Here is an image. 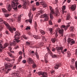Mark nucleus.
<instances>
[{"label": "nucleus", "mask_w": 77, "mask_h": 77, "mask_svg": "<svg viewBox=\"0 0 77 77\" xmlns=\"http://www.w3.org/2000/svg\"><path fill=\"white\" fill-rule=\"evenodd\" d=\"M6 71H7L6 72V74H8V72L10 71H11V69H9V68H12V65L10 63H8L7 64H6L5 65Z\"/></svg>", "instance_id": "20e7f679"}, {"label": "nucleus", "mask_w": 77, "mask_h": 77, "mask_svg": "<svg viewBox=\"0 0 77 77\" xmlns=\"http://www.w3.org/2000/svg\"><path fill=\"white\" fill-rule=\"evenodd\" d=\"M12 75H14V76H17V75H18L19 74L17 72H13Z\"/></svg>", "instance_id": "bb28decb"}, {"label": "nucleus", "mask_w": 77, "mask_h": 77, "mask_svg": "<svg viewBox=\"0 0 77 77\" xmlns=\"http://www.w3.org/2000/svg\"><path fill=\"white\" fill-rule=\"evenodd\" d=\"M74 35L73 34H70V36H71V37H72V36H74Z\"/></svg>", "instance_id": "bf43d9fd"}, {"label": "nucleus", "mask_w": 77, "mask_h": 77, "mask_svg": "<svg viewBox=\"0 0 77 77\" xmlns=\"http://www.w3.org/2000/svg\"><path fill=\"white\" fill-rule=\"evenodd\" d=\"M42 39L43 41L45 42H47V39H45V38L44 36L42 37Z\"/></svg>", "instance_id": "2f4dec72"}, {"label": "nucleus", "mask_w": 77, "mask_h": 77, "mask_svg": "<svg viewBox=\"0 0 77 77\" xmlns=\"http://www.w3.org/2000/svg\"><path fill=\"white\" fill-rule=\"evenodd\" d=\"M57 38H52L51 39V41L52 42H53V43H54V42H56V41H57Z\"/></svg>", "instance_id": "393cba45"}, {"label": "nucleus", "mask_w": 77, "mask_h": 77, "mask_svg": "<svg viewBox=\"0 0 77 77\" xmlns=\"http://www.w3.org/2000/svg\"><path fill=\"white\" fill-rule=\"evenodd\" d=\"M32 10L33 11H35L36 10V8L35 7H33L32 8Z\"/></svg>", "instance_id": "09e8293b"}, {"label": "nucleus", "mask_w": 77, "mask_h": 77, "mask_svg": "<svg viewBox=\"0 0 77 77\" xmlns=\"http://www.w3.org/2000/svg\"><path fill=\"white\" fill-rule=\"evenodd\" d=\"M72 63V64H74V62H75V60H74V59H72L71 60Z\"/></svg>", "instance_id": "a19ab883"}, {"label": "nucleus", "mask_w": 77, "mask_h": 77, "mask_svg": "<svg viewBox=\"0 0 77 77\" xmlns=\"http://www.w3.org/2000/svg\"><path fill=\"white\" fill-rule=\"evenodd\" d=\"M70 67L72 70H74V69H75V67L74 66L71 65L70 66Z\"/></svg>", "instance_id": "c756f323"}, {"label": "nucleus", "mask_w": 77, "mask_h": 77, "mask_svg": "<svg viewBox=\"0 0 77 77\" xmlns=\"http://www.w3.org/2000/svg\"><path fill=\"white\" fill-rule=\"evenodd\" d=\"M3 42V41L0 40V47L1 48H2L3 47V46L2 45V43Z\"/></svg>", "instance_id": "4c0bfd02"}, {"label": "nucleus", "mask_w": 77, "mask_h": 77, "mask_svg": "<svg viewBox=\"0 0 77 77\" xmlns=\"http://www.w3.org/2000/svg\"><path fill=\"white\" fill-rule=\"evenodd\" d=\"M43 44H44L42 43H41L39 45V46L40 47H42L43 46Z\"/></svg>", "instance_id": "37998d69"}, {"label": "nucleus", "mask_w": 77, "mask_h": 77, "mask_svg": "<svg viewBox=\"0 0 77 77\" xmlns=\"http://www.w3.org/2000/svg\"><path fill=\"white\" fill-rule=\"evenodd\" d=\"M47 54H48L47 53L45 56V62L46 63H47L48 62V60L47 59Z\"/></svg>", "instance_id": "4be33fe9"}, {"label": "nucleus", "mask_w": 77, "mask_h": 77, "mask_svg": "<svg viewBox=\"0 0 77 77\" xmlns=\"http://www.w3.org/2000/svg\"><path fill=\"white\" fill-rule=\"evenodd\" d=\"M8 45H9V44H8V43H6L4 45L3 47V46H2V49H5V48H6V47H7L8 46Z\"/></svg>", "instance_id": "b1692460"}, {"label": "nucleus", "mask_w": 77, "mask_h": 77, "mask_svg": "<svg viewBox=\"0 0 77 77\" xmlns=\"http://www.w3.org/2000/svg\"><path fill=\"white\" fill-rule=\"evenodd\" d=\"M6 27L8 29L9 31L11 32V33H13L14 31H16V28L14 27L13 26H11V27L9 25V24H7V25H6Z\"/></svg>", "instance_id": "0eeeda50"}, {"label": "nucleus", "mask_w": 77, "mask_h": 77, "mask_svg": "<svg viewBox=\"0 0 77 77\" xmlns=\"http://www.w3.org/2000/svg\"><path fill=\"white\" fill-rule=\"evenodd\" d=\"M44 12H42V11H40V12L37 14V15H39L41 14H42V13Z\"/></svg>", "instance_id": "79ce46f5"}, {"label": "nucleus", "mask_w": 77, "mask_h": 77, "mask_svg": "<svg viewBox=\"0 0 77 77\" xmlns=\"http://www.w3.org/2000/svg\"><path fill=\"white\" fill-rule=\"evenodd\" d=\"M41 39V37L38 36L36 35L35 39Z\"/></svg>", "instance_id": "a18cd8bd"}, {"label": "nucleus", "mask_w": 77, "mask_h": 77, "mask_svg": "<svg viewBox=\"0 0 77 77\" xmlns=\"http://www.w3.org/2000/svg\"><path fill=\"white\" fill-rule=\"evenodd\" d=\"M69 29L70 31H73V30H74V27H70Z\"/></svg>", "instance_id": "f704fd0d"}, {"label": "nucleus", "mask_w": 77, "mask_h": 77, "mask_svg": "<svg viewBox=\"0 0 77 77\" xmlns=\"http://www.w3.org/2000/svg\"><path fill=\"white\" fill-rule=\"evenodd\" d=\"M75 8H76V5H75V4L72 5L71 7V9L72 11H75Z\"/></svg>", "instance_id": "aec40b11"}, {"label": "nucleus", "mask_w": 77, "mask_h": 77, "mask_svg": "<svg viewBox=\"0 0 77 77\" xmlns=\"http://www.w3.org/2000/svg\"><path fill=\"white\" fill-rule=\"evenodd\" d=\"M18 2V0H13L11 6L14 9H17V5L19 4Z\"/></svg>", "instance_id": "7ed1b4c3"}, {"label": "nucleus", "mask_w": 77, "mask_h": 77, "mask_svg": "<svg viewBox=\"0 0 77 77\" xmlns=\"http://www.w3.org/2000/svg\"><path fill=\"white\" fill-rule=\"evenodd\" d=\"M70 26V25H69L68 24L66 26H65V25H62L61 27L63 28H64L65 30H66Z\"/></svg>", "instance_id": "a211bd4d"}, {"label": "nucleus", "mask_w": 77, "mask_h": 77, "mask_svg": "<svg viewBox=\"0 0 77 77\" xmlns=\"http://www.w3.org/2000/svg\"><path fill=\"white\" fill-rule=\"evenodd\" d=\"M23 14L20 15H18L17 17V22L19 23H21V17H23Z\"/></svg>", "instance_id": "ddd939ff"}, {"label": "nucleus", "mask_w": 77, "mask_h": 77, "mask_svg": "<svg viewBox=\"0 0 77 77\" xmlns=\"http://www.w3.org/2000/svg\"><path fill=\"white\" fill-rule=\"evenodd\" d=\"M40 17V18H44L45 21H47L49 19V15L44 14L41 15Z\"/></svg>", "instance_id": "6e6552de"}, {"label": "nucleus", "mask_w": 77, "mask_h": 77, "mask_svg": "<svg viewBox=\"0 0 77 77\" xmlns=\"http://www.w3.org/2000/svg\"><path fill=\"white\" fill-rule=\"evenodd\" d=\"M28 34L29 35H31V34L30 32H28Z\"/></svg>", "instance_id": "338daca9"}, {"label": "nucleus", "mask_w": 77, "mask_h": 77, "mask_svg": "<svg viewBox=\"0 0 77 77\" xmlns=\"http://www.w3.org/2000/svg\"><path fill=\"white\" fill-rule=\"evenodd\" d=\"M62 64L60 63H58L56 64V65L55 66L54 68L56 69H57L59 68V67H60L61 66Z\"/></svg>", "instance_id": "4468645a"}, {"label": "nucleus", "mask_w": 77, "mask_h": 77, "mask_svg": "<svg viewBox=\"0 0 77 77\" xmlns=\"http://www.w3.org/2000/svg\"><path fill=\"white\" fill-rule=\"evenodd\" d=\"M9 16V14H6L5 15V17H8Z\"/></svg>", "instance_id": "8fccbe9b"}, {"label": "nucleus", "mask_w": 77, "mask_h": 77, "mask_svg": "<svg viewBox=\"0 0 77 77\" xmlns=\"http://www.w3.org/2000/svg\"><path fill=\"white\" fill-rule=\"evenodd\" d=\"M32 12H30L29 13V18L30 19L29 20H27L25 21L26 23H28V22H29L30 24H32V19H33V15L32 14Z\"/></svg>", "instance_id": "423d86ee"}, {"label": "nucleus", "mask_w": 77, "mask_h": 77, "mask_svg": "<svg viewBox=\"0 0 77 77\" xmlns=\"http://www.w3.org/2000/svg\"><path fill=\"white\" fill-rule=\"evenodd\" d=\"M51 50H52L53 51H54L55 50H56V49H55V48H53L52 49H51Z\"/></svg>", "instance_id": "052dcab7"}, {"label": "nucleus", "mask_w": 77, "mask_h": 77, "mask_svg": "<svg viewBox=\"0 0 77 77\" xmlns=\"http://www.w3.org/2000/svg\"><path fill=\"white\" fill-rule=\"evenodd\" d=\"M35 30H37V24L35 22Z\"/></svg>", "instance_id": "7c9ffc66"}, {"label": "nucleus", "mask_w": 77, "mask_h": 77, "mask_svg": "<svg viewBox=\"0 0 77 77\" xmlns=\"http://www.w3.org/2000/svg\"><path fill=\"white\" fill-rule=\"evenodd\" d=\"M5 60L7 61H9V62L11 61V60H11V59L9 58H8V57L5 58Z\"/></svg>", "instance_id": "72a5a7b5"}, {"label": "nucleus", "mask_w": 77, "mask_h": 77, "mask_svg": "<svg viewBox=\"0 0 77 77\" xmlns=\"http://www.w3.org/2000/svg\"><path fill=\"white\" fill-rule=\"evenodd\" d=\"M39 31L41 32V34H42V35H44V34H45V31H44L42 29H40Z\"/></svg>", "instance_id": "c85d7f7f"}, {"label": "nucleus", "mask_w": 77, "mask_h": 77, "mask_svg": "<svg viewBox=\"0 0 77 77\" xmlns=\"http://www.w3.org/2000/svg\"><path fill=\"white\" fill-rule=\"evenodd\" d=\"M27 62L30 65L35 62L33 60V59H32L30 57L27 60Z\"/></svg>", "instance_id": "f8f14e48"}, {"label": "nucleus", "mask_w": 77, "mask_h": 77, "mask_svg": "<svg viewBox=\"0 0 77 77\" xmlns=\"http://www.w3.org/2000/svg\"><path fill=\"white\" fill-rule=\"evenodd\" d=\"M0 23H1L2 24H4L5 25L6 27V25L8 24L6 21H5L3 20L2 18L0 19Z\"/></svg>", "instance_id": "dca6fc26"}, {"label": "nucleus", "mask_w": 77, "mask_h": 77, "mask_svg": "<svg viewBox=\"0 0 77 77\" xmlns=\"http://www.w3.org/2000/svg\"><path fill=\"white\" fill-rule=\"evenodd\" d=\"M13 68V69H16V66L15 65L14 66Z\"/></svg>", "instance_id": "69168bd1"}, {"label": "nucleus", "mask_w": 77, "mask_h": 77, "mask_svg": "<svg viewBox=\"0 0 77 77\" xmlns=\"http://www.w3.org/2000/svg\"><path fill=\"white\" fill-rule=\"evenodd\" d=\"M62 9L63 11L64 10H65V9H66V6L64 5L63 6L62 8Z\"/></svg>", "instance_id": "ea45409f"}, {"label": "nucleus", "mask_w": 77, "mask_h": 77, "mask_svg": "<svg viewBox=\"0 0 77 77\" xmlns=\"http://www.w3.org/2000/svg\"><path fill=\"white\" fill-rule=\"evenodd\" d=\"M35 54L37 59H39V55H38V54L37 53H36Z\"/></svg>", "instance_id": "c03bdc74"}, {"label": "nucleus", "mask_w": 77, "mask_h": 77, "mask_svg": "<svg viewBox=\"0 0 77 77\" xmlns=\"http://www.w3.org/2000/svg\"><path fill=\"white\" fill-rule=\"evenodd\" d=\"M30 28L29 27H27L26 28V30H30Z\"/></svg>", "instance_id": "4d7b16f0"}, {"label": "nucleus", "mask_w": 77, "mask_h": 77, "mask_svg": "<svg viewBox=\"0 0 77 77\" xmlns=\"http://www.w3.org/2000/svg\"><path fill=\"white\" fill-rule=\"evenodd\" d=\"M23 37L24 39H27V38L26 37V35H23Z\"/></svg>", "instance_id": "3c124183"}, {"label": "nucleus", "mask_w": 77, "mask_h": 77, "mask_svg": "<svg viewBox=\"0 0 77 77\" xmlns=\"http://www.w3.org/2000/svg\"><path fill=\"white\" fill-rule=\"evenodd\" d=\"M58 23H60V22H61V19H59L58 20Z\"/></svg>", "instance_id": "680f3d73"}, {"label": "nucleus", "mask_w": 77, "mask_h": 77, "mask_svg": "<svg viewBox=\"0 0 77 77\" xmlns=\"http://www.w3.org/2000/svg\"><path fill=\"white\" fill-rule=\"evenodd\" d=\"M29 1L27 0H26L24 1L23 2L24 5H23L24 8L26 9V5H29Z\"/></svg>", "instance_id": "9b49d317"}, {"label": "nucleus", "mask_w": 77, "mask_h": 77, "mask_svg": "<svg viewBox=\"0 0 77 77\" xmlns=\"http://www.w3.org/2000/svg\"><path fill=\"white\" fill-rule=\"evenodd\" d=\"M75 68H76L77 70V62H75Z\"/></svg>", "instance_id": "603ef678"}, {"label": "nucleus", "mask_w": 77, "mask_h": 77, "mask_svg": "<svg viewBox=\"0 0 77 77\" xmlns=\"http://www.w3.org/2000/svg\"><path fill=\"white\" fill-rule=\"evenodd\" d=\"M38 75H42V77H48L47 76V73L45 72H39L38 73Z\"/></svg>", "instance_id": "1a4fd4ad"}, {"label": "nucleus", "mask_w": 77, "mask_h": 77, "mask_svg": "<svg viewBox=\"0 0 77 77\" xmlns=\"http://www.w3.org/2000/svg\"><path fill=\"white\" fill-rule=\"evenodd\" d=\"M64 13H66V11H64V10H63L62 14L63 15L64 14Z\"/></svg>", "instance_id": "6e6d98bb"}, {"label": "nucleus", "mask_w": 77, "mask_h": 77, "mask_svg": "<svg viewBox=\"0 0 77 77\" xmlns=\"http://www.w3.org/2000/svg\"><path fill=\"white\" fill-rule=\"evenodd\" d=\"M48 53H49V54L51 56L52 58H55V57H56V55L55 54H54L51 51H49Z\"/></svg>", "instance_id": "2eb2a0df"}, {"label": "nucleus", "mask_w": 77, "mask_h": 77, "mask_svg": "<svg viewBox=\"0 0 77 77\" xmlns=\"http://www.w3.org/2000/svg\"><path fill=\"white\" fill-rule=\"evenodd\" d=\"M26 62H27V61L26 60H23L22 61V63H26Z\"/></svg>", "instance_id": "49530a36"}, {"label": "nucleus", "mask_w": 77, "mask_h": 77, "mask_svg": "<svg viewBox=\"0 0 77 77\" xmlns=\"http://www.w3.org/2000/svg\"><path fill=\"white\" fill-rule=\"evenodd\" d=\"M8 54L10 57H12V54L10 52H7Z\"/></svg>", "instance_id": "58836bf2"}, {"label": "nucleus", "mask_w": 77, "mask_h": 77, "mask_svg": "<svg viewBox=\"0 0 77 77\" xmlns=\"http://www.w3.org/2000/svg\"><path fill=\"white\" fill-rule=\"evenodd\" d=\"M7 8L8 11H10L11 9H12V7H11V5L7 4Z\"/></svg>", "instance_id": "6ab92c4d"}, {"label": "nucleus", "mask_w": 77, "mask_h": 77, "mask_svg": "<svg viewBox=\"0 0 77 77\" xmlns=\"http://www.w3.org/2000/svg\"><path fill=\"white\" fill-rule=\"evenodd\" d=\"M71 18V16L69 14H67L66 17V20H69Z\"/></svg>", "instance_id": "a878e982"}, {"label": "nucleus", "mask_w": 77, "mask_h": 77, "mask_svg": "<svg viewBox=\"0 0 77 77\" xmlns=\"http://www.w3.org/2000/svg\"><path fill=\"white\" fill-rule=\"evenodd\" d=\"M15 39L13 40V42L10 43V46H14L16 45L17 42H19L20 41V35L18 34H16L14 37Z\"/></svg>", "instance_id": "f03ea898"}, {"label": "nucleus", "mask_w": 77, "mask_h": 77, "mask_svg": "<svg viewBox=\"0 0 77 77\" xmlns=\"http://www.w3.org/2000/svg\"><path fill=\"white\" fill-rule=\"evenodd\" d=\"M22 59V57H21V56H20L18 59V61L20 62V61Z\"/></svg>", "instance_id": "e433bc0d"}, {"label": "nucleus", "mask_w": 77, "mask_h": 77, "mask_svg": "<svg viewBox=\"0 0 77 77\" xmlns=\"http://www.w3.org/2000/svg\"><path fill=\"white\" fill-rule=\"evenodd\" d=\"M32 67L33 68H35L36 67V63H35V62L33 63H32Z\"/></svg>", "instance_id": "cd10ccee"}, {"label": "nucleus", "mask_w": 77, "mask_h": 77, "mask_svg": "<svg viewBox=\"0 0 77 77\" xmlns=\"http://www.w3.org/2000/svg\"><path fill=\"white\" fill-rule=\"evenodd\" d=\"M40 3L41 4V5L43 6V7L44 8H46L47 7V4L44 3V1H42L40 2Z\"/></svg>", "instance_id": "412c9836"}, {"label": "nucleus", "mask_w": 77, "mask_h": 77, "mask_svg": "<svg viewBox=\"0 0 77 77\" xmlns=\"http://www.w3.org/2000/svg\"><path fill=\"white\" fill-rule=\"evenodd\" d=\"M75 54L76 55H77V49L75 50Z\"/></svg>", "instance_id": "774afa93"}, {"label": "nucleus", "mask_w": 77, "mask_h": 77, "mask_svg": "<svg viewBox=\"0 0 77 77\" xmlns=\"http://www.w3.org/2000/svg\"><path fill=\"white\" fill-rule=\"evenodd\" d=\"M49 30L50 31V33H51V34H52L53 33V29L49 28Z\"/></svg>", "instance_id": "c9c22d12"}, {"label": "nucleus", "mask_w": 77, "mask_h": 77, "mask_svg": "<svg viewBox=\"0 0 77 77\" xmlns=\"http://www.w3.org/2000/svg\"><path fill=\"white\" fill-rule=\"evenodd\" d=\"M29 53H32V54H33V53H34V51L29 50Z\"/></svg>", "instance_id": "de8ad7c7"}, {"label": "nucleus", "mask_w": 77, "mask_h": 77, "mask_svg": "<svg viewBox=\"0 0 77 77\" xmlns=\"http://www.w3.org/2000/svg\"><path fill=\"white\" fill-rule=\"evenodd\" d=\"M60 35L61 36H63V29H60L58 31Z\"/></svg>", "instance_id": "f3484780"}, {"label": "nucleus", "mask_w": 77, "mask_h": 77, "mask_svg": "<svg viewBox=\"0 0 77 77\" xmlns=\"http://www.w3.org/2000/svg\"><path fill=\"white\" fill-rule=\"evenodd\" d=\"M49 9L51 11L50 13V16L51 19H53V15L55 16H58L59 15V10L56 9L55 11H54V9L53 8V7L51 6H49Z\"/></svg>", "instance_id": "f257e3e1"}, {"label": "nucleus", "mask_w": 77, "mask_h": 77, "mask_svg": "<svg viewBox=\"0 0 77 77\" xmlns=\"http://www.w3.org/2000/svg\"><path fill=\"white\" fill-rule=\"evenodd\" d=\"M5 33L6 34H7V35H8L9 34V32H8V31H5Z\"/></svg>", "instance_id": "0e129e2a"}, {"label": "nucleus", "mask_w": 77, "mask_h": 77, "mask_svg": "<svg viewBox=\"0 0 77 77\" xmlns=\"http://www.w3.org/2000/svg\"><path fill=\"white\" fill-rule=\"evenodd\" d=\"M36 5H37V6H39V2H36Z\"/></svg>", "instance_id": "5fc2aeb1"}, {"label": "nucleus", "mask_w": 77, "mask_h": 77, "mask_svg": "<svg viewBox=\"0 0 77 77\" xmlns=\"http://www.w3.org/2000/svg\"><path fill=\"white\" fill-rule=\"evenodd\" d=\"M26 45H33V42H26Z\"/></svg>", "instance_id": "5701e85b"}, {"label": "nucleus", "mask_w": 77, "mask_h": 77, "mask_svg": "<svg viewBox=\"0 0 77 77\" xmlns=\"http://www.w3.org/2000/svg\"><path fill=\"white\" fill-rule=\"evenodd\" d=\"M67 42L69 44L70 42L71 45H72L75 43V42L74 41V40L72 39H71L70 38H69L68 39Z\"/></svg>", "instance_id": "9d476101"}, {"label": "nucleus", "mask_w": 77, "mask_h": 77, "mask_svg": "<svg viewBox=\"0 0 77 77\" xmlns=\"http://www.w3.org/2000/svg\"><path fill=\"white\" fill-rule=\"evenodd\" d=\"M56 50L57 51V52L59 54H60V51H61V52L62 53H64L65 52H66L67 51V49H65L64 50H63V47H57L56 48Z\"/></svg>", "instance_id": "39448f33"}, {"label": "nucleus", "mask_w": 77, "mask_h": 77, "mask_svg": "<svg viewBox=\"0 0 77 77\" xmlns=\"http://www.w3.org/2000/svg\"><path fill=\"white\" fill-rule=\"evenodd\" d=\"M49 23L51 25H52V21L51 20L49 21Z\"/></svg>", "instance_id": "13d9d810"}, {"label": "nucleus", "mask_w": 77, "mask_h": 77, "mask_svg": "<svg viewBox=\"0 0 77 77\" xmlns=\"http://www.w3.org/2000/svg\"><path fill=\"white\" fill-rule=\"evenodd\" d=\"M2 11L3 12H4V13H5V12H7V10L5 8H2Z\"/></svg>", "instance_id": "473e14b6"}, {"label": "nucleus", "mask_w": 77, "mask_h": 77, "mask_svg": "<svg viewBox=\"0 0 77 77\" xmlns=\"http://www.w3.org/2000/svg\"><path fill=\"white\" fill-rule=\"evenodd\" d=\"M15 33L16 34H17V35H20V33H19V32H18L16 31L15 32Z\"/></svg>", "instance_id": "e2e57ef3"}, {"label": "nucleus", "mask_w": 77, "mask_h": 77, "mask_svg": "<svg viewBox=\"0 0 77 77\" xmlns=\"http://www.w3.org/2000/svg\"><path fill=\"white\" fill-rule=\"evenodd\" d=\"M70 55H71V53H70V52H68L67 53V55L68 56H69H69H70Z\"/></svg>", "instance_id": "864d4df0"}]
</instances>
